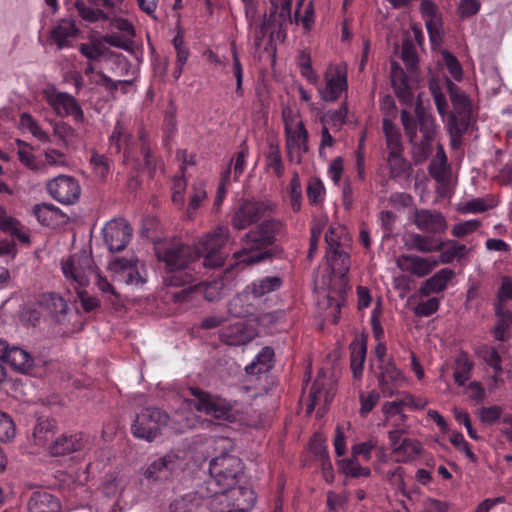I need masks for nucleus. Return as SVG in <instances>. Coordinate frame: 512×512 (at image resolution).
Listing matches in <instances>:
<instances>
[{
	"label": "nucleus",
	"instance_id": "nucleus-14",
	"mask_svg": "<svg viewBox=\"0 0 512 512\" xmlns=\"http://www.w3.org/2000/svg\"><path fill=\"white\" fill-rule=\"evenodd\" d=\"M132 227L124 219H113L102 229L103 240L110 252H120L126 248L132 237Z\"/></svg>",
	"mask_w": 512,
	"mask_h": 512
},
{
	"label": "nucleus",
	"instance_id": "nucleus-47",
	"mask_svg": "<svg viewBox=\"0 0 512 512\" xmlns=\"http://www.w3.org/2000/svg\"><path fill=\"white\" fill-rule=\"evenodd\" d=\"M448 159L442 145H438L436 154L431 160L428 171L436 181H442L447 170Z\"/></svg>",
	"mask_w": 512,
	"mask_h": 512
},
{
	"label": "nucleus",
	"instance_id": "nucleus-45",
	"mask_svg": "<svg viewBox=\"0 0 512 512\" xmlns=\"http://www.w3.org/2000/svg\"><path fill=\"white\" fill-rule=\"evenodd\" d=\"M40 305L47 310L52 317L64 315L68 309L67 302L56 293L43 294Z\"/></svg>",
	"mask_w": 512,
	"mask_h": 512
},
{
	"label": "nucleus",
	"instance_id": "nucleus-57",
	"mask_svg": "<svg viewBox=\"0 0 512 512\" xmlns=\"http://www.w3.org/2000/svg\"><path fill=\"white\" fill-rule=\"evenodd\" d=\"M441 56L442 62L452 78L460 81L463 77V69L457 57L448 50H443Z\"/></svg>",
	"mask_w": 512,
	"mask_h": 512
},
{
	"label": "nucleus",
	"instance_id": "nucleus-25",
	"mask_svg": "<svg viewBox=\"0 0 512 512\" xmlns=\"http://www.w3.org/2000/svg\"><path fill=\"white\" fill-rule=\"evenodd\" d=\"M87 439L81 433L62 435L50 447L53 456H65L85 448Z\"/></svg>",
	"mask_w": 512,
	"mask_h": 512
},
{
	"label": "nucleus",
	"instance_id": "nucleus-4",
	"mask_svg": "<svg viewBox=\"0 0 512 512\" xmlns=\"http://www.w3.org/2000/svg\"><path fill=\"white\" fill-rule=\"evenodd\" d=\"M401 122L409 142L413 146V156L416 163L426 161L432 153V141L435 136V121L430 113L416 107L415 115L403 109Z\"/></svg>",
	"mask_w": 512,
	"mask_h": 512
},
{
	"label": "nucleus",
	"instance_id": "nucleus-6",
	"mask_svg": "<svg viewBox=\"0 0 512 512\" xmlns=\"http://www.w3.org/2000/svg\"><path fill=\"white\" fill-rule=\"evenodd\" d=\"M229 237L230 232L227 226L216 227L202 238L196 249L189 246L195 255L193 261L205 268L221 267L226 258L224 248Z\"/></svg>",
	"mask_w": 512,
	"mask_h": 512
},
{
	"label": "nucleus",
	"instance_id": "nucleus-18",
	"mask_svg": "<svg viewBox=\"0 0 512 512\" xmlns=\"http://www.w3.org/2000/svg\"><path fill=\"white\" fill-rule=\"evenodd\" d=\"M269 15L266 19L278 28L277 37H285L286 31L293 23L292 0H269Z\"/></svg>",
	"mask_w": 512,
	"mask_h": 512
},
{
	"label": "nucleus",
	"instance_id": "nucleus-41",
	"mask_svg": "<svg viewBox=\"0 0 512 512\" xmlns=\"http://www.w3.org/2000/svg\"><path fill=\"white\" fill-rule=\"evenodd\" d=\"M74 7L78 15L87 22H96L101 19H107L102 9L95 5V0H76Z\"/></svg>",
	"mask_w": 512,
	"mask_h": 512
},
{
	"label": "nucleus",
	"instance_id": "nucleus-17",
	"mask_svg": "<svg viewBox=\"0 0 512 512\" xmlns=\"http://www.w3.org/2000/svg\"><path fill=\"white\" fill-rule=\"evenodd\" d=\"M450 100L453 105L448 123L470 126L472 103L470 98L456 85L449 81Z\"/></svg>",
	"mask_w": 512,
	"mask_h": 512
},
{
	"label": "nucleus",
	"instance_id": "nucleus-40",
	"mask_svg": "<svg viewBox=\"0 0 512 512\" xmlns=\"http://www.w3.org/2000/svg\"><path fill=\"white\" fill-rule=\"evenodd\" d=\"M422 451L421 443L416 439L404 438L401 443L394 448V454L399 462H409L420 455Z\"/></svg>",
	"mask_w": 512,
	"mask_h": 512
},
{
	"label": "nucleus",
	"instance_id": "nucleus-28",
	"mask_svg": "<svg viewBox=\"0 0 512 512\" xmlns=\"http://www.w3.org/2000/svg\"><path fill=\"white\" fill-rule=\"evenodd\" d=\"M455 272L450 268H443L423 282L420 291L423 295L440 293L447 288L448 283L454 278Z\"/></svg>",
	"mask_w": 512,
	"mask_h": 512
},
{
	"label": "nucleus",
	"instance_id": "nucleus-7",
	"mask_svg": "<svg viewBox=\"0 0 512 512\" xmlns=\"http://www.w3.org/2000/svg\"><path fill=\"white\" fill-rule=\"evenodd\" d=\"M242 471L241 460L227 453L213 458L209 465L210 485L215 486V494H225L237 483V476Z\"/></svg>",
	"mask_w": 512,
	"mask_h": 512
},
{
	"label": "nucleus",
	"instance_id": "nucleus-1",
	"mask_svg": "<svg viewBox=\"0 0 512 512\" xmlns=\"http://www.w3.org/2000/svg\"><path fill=\"white\" fill-rule=\"evenodd\" d=\"M159 262L165 265L164 282L168 286L183 288L173 294L177 303L205 299L215 301L221 295L224 283L220 279L211 282L199 281L200 263L194 260L195 255L188 245L180 243H163L155 247Z\"/></svg>",
	"mask_w": 512,
	"mask_h": 512
},
{
	"label": "nucleus",
	"instance_id": "nucleus-62",
	"mask_svg": "<svg viewBox=\"0 0 512 512\" xmlns=\"http://www.w3.org/2000/svg\"><path fill=\"white\" fill-rule=\"evenodd\" d=\"M503 410L498 405L489 407H482L477 411L479 420L486 425H492L497 422L502 416Z\"/></svg>",
	"mask_w": 512,
	"mask_h": 512
},
{
	"label": "nucleus",
	"instance_id": "nucleus-39",
	"mask_svg": "<svg viewBox=\"0 0 512 512\" xmlns=\"http://www.w3.org/2000/svg\"><path fill=\"white\" fill-rule=\"evenodd\" d=\"M473 367L474 363L469 359L468 354L464 351L459 352L455 358L453 373L455 383L463 386L470 379Z\"/></svg>",
	"mask_w": 512,
	"mask_h": 512
},
{
	"label": "nucleus",
	"instance_id": "nucleus-9",
	"mask_svg": "<svg viewBox=\"0 0 512 512\" xmlns=\"http://www.w3.org/2000/svg\"><path fill=\"white\" fill-rule=\"evenodd\" d=\"M274 209L275 204L270 200L242 199L234 208L231 226L236 230H244L258 223Z\"/></svg>",
	"mask_w": 512,
	"mask_h": 512
},
{
	"label": "nucleus",
	"instance_id": "nucleus-24",
	"mask_svg": "<svg viewBox=\"0 0 512 512\" xmlns=\"http://www.w3.org/2000/svg\"><path fill=\"white\" fill-rule=\"evenodd\" d=\"M397 264L403 271H407L417 277H424L438 265V261L433 257L424 258L417 255H402L399 257Z\"/></svg>",
	"mask_w": 512,
	"mask_h": 512
},
{
	"label": "nucleus",
	"instance_id": "nucleus-46",
	"mask_svg": "<svg viewBox=\"0 0 512 512\" xmlns=\"http://www.w3.org/2000/svg\"><path fill=\"white\" fill-rule=\"evenodd\" d=\"M207 199V191L205 183L203 181L194 182L191 186L189 195L187 215L192 218L198 208L201 207L202 203Z\"/></svg>",
	"mask_w": 512,
	"mask_h": 512
},
{
	"label": "nucleus",
	"instance_id": "nucleus-58",
	"mask_svg": "<svg viewBox=\"0 0 512 512\" xmlns=\"http://www.w3.org/2000/svg\"><path fill=\"white\" fill-rule=\"evenodd\" d=\"M54 134L65 147H69L73 144L76 131L69 124L60 121L54 125Z\"/></svg>",
	"mask_w": 512,
	"mask_h": 512
},
{
	"label": "nucleus",
	"instance_id": "nucleus-36",
	"mask_svg": "<svg viewBox=\"0 0 512 512\" xmlns=\"http://www.w3.org/2000/svg\"><path fill=\"white\" fill-rule=\"evenodd\" d=\"M172 45L176 52L175 68L172 75L175 80H178L181 77L184 66L188 61L190 51L181 32H177L174 36L172 39Z\"/></svg>",
	"mask_w": 512,
	"mask_h": 512
},
{
	"label": "nucleus",
	"instance_id": "nucleus-15",
	"mask_svg": "<svg viewBox=\"0 0 512 512\" xmlns=\"http://www.w3.org/2000/svg\"><path fill=\"white\" fill-rule=\"evenodd\" d=\"M325 86L319 90L325 102L337 101L342 92L347 90V70L341 65H330L324 74Z\"/></svg>",
	"mask_w": 512,
	"mask_h": 512
},
{
	"label": "nucleus",
	"instance_id": "nucleus-33",
	"mask_svg": "<svg viewBox=\"0 0 512 512\" xmlns=\"http://www.w3.org/2000/svg\"><path fill=\"white\" fill-rule=\"evenodd\" d=\"M274 350L271 347H263L253 361L245 367L247 374L260 375L268 372L273 367Z\"/></svg>",
	"mask_w": 512,
	"mask_h": 512
},
{
	"label": "nucleus",
	"instance_id": "nucleus-53",
	"mask_svg": "<svg viewBox=\"0 0 512 512\" xmlns=\"http://www.w3.org/2000/svg\"><path fill=\"white\" fill-rule=\"evenodd\" d=\"M89 82L98 86L104 87L108 92H115L119 85L125 86L131 85L130 80H118L114 81L112 78L104 74L103 72H97L95 75L90 76Z\"/></svg>",
	"mask_w": 512,
	"mask_h": 512
},
{
	"label": "nucleus",
	"instance_id": "nucleus-27",
	"mask_svg": "<svg viewBox=\"0 0 512 512\" xmlns=\"http://www.w3.org/2000/svg\"><path fill=\"white\" fill-rule=\"evenodd\" d=\"M29 512H61L60 501L51 493L36 491L28 502Z\"/></svg>",
	"mask_w": 512,
	"mask_h": 512
},
{
	"label": "nucleus",
	"instance_id": "nucleus-22",
	"mask_svg": "<svg viewBox=\"0 0 512 512\" xmlns=\"http://www.w3.org/2000/svg\"><path fill=\"white\" fill-rule=\"evenodd\" d=\"M284 133L288 156L292 158L293 153H297L298 162H300L302 155L309 151V133L304 122L299 121L295 127L287 128Z\"/></svg>",
	"mask_w": 512,
	"mask_h": 512
},
{
	"label": "nucleus",
	"instance_id": "nucleus-34",
	"mask_svg": "<svg viewBox=\"0 0 512 512\" xmlns=\"http://www.w3.org/2000/svg\"><path fill=\"white\" fill-rule=\"evenodd\" d=\"M347 114L348 105L347 102L344 101L337 109L328 110L321 116L320 122L322 127H327V129H331L334 132L340 131L342 126L346 123Z\"/></svg>",
	"mask_w": 512,
	"mask_h": 512
},
{
	"label": "nucleus",
	"instance_id": "nucleus-44",
	"mask_svg": "<svg viewBox=\"0 0 512 512\" xmlns=\"http://www.w3.org/2000/svg\"><path fill=\"white\" fill-rule=\"evenodd\" d=\"M228 312L233 318L247 319L253 315L254 306L248 303L247 295H237L229 301Z\"/></svg>",
	"mask_w": 512,
	"mask_h": 512
},
{
	"label": "nucleus",
	"instance_id": "nucleus-11",
	"mask_svg": "<svg viewBox=\"0 0 512 512\" xmlns=\"http://www.w3.org/2000/svg\"><path fill=\"white\" fill-rule=\"evenodd\" d=\"M327 244L326 258L332 272L344 278L350 269V256L346 246L341 242L338 229L330 227L325 233Z\"/></svg>",
	"mask_w": 512,
	"mask_h": 512
},
{
	"label": "nucleus",
	"instance_id": "nucleus-12",
	"mask_svg": "<svg viewBox=\"0 0 512 512\" xmlns=\"http://www.w3.org/2000/svg\"><path fill=\"white\" fill-rule=\"evenodd\" d=\"M191 394L195 397L194 407L217 419L228 420L232 416L233 405L231 402L211 395L199 388H191Z\"/></svg>",
	"mask_w": 512,
	"mask_h": 512
},
{
	"label": "nucleus",
	"instance_id": "nucleus-56",
	"mask_svg": "<svg viewBox=\"0 0 512 512\" xmlns=\"http://www.w3.org/2000/svg\"><path fill=\"white\" fill-rule=\"evenodd\" d=\"M58 208L52 204H37L33 208V214L37 220L45 226H50L57 214Z\"/></svg>",
	"mask_w": 512,
	"mask_h": 512
},
{
	"label": "nucleus",
	"instance_id": "nucleus-32",
	"mask_svg": "<svg viewBox=\"0 0 512 512\" xmlns=\"http://www.w3.org/2000/svg\"><path fill=\"white\" fill-rule=\"evenodd\" d=\"M283 283V278L280 276H265L252 281L248 289L255 298H261L271 292L278 291Z\"/></svg>",
	"mask_w": 512,
	"mask_h": 512
},
{
	"label": "nucleus",
	"instance_id": "nucleus-59",
	"mask_svg": "<svg viewBox=\"0 0 512 512\" xmlns=\"http://www.w3.org/2000/svg\"><path fill=\"white\" fill-rule=\"evenodd\" d=\"M90 165L96 175L106 178L110 172V163L104 154L93 151L90 157Z\"/></svg>",
	"mask_w": 512,
	"mask_h": 512
},
{
	"label": "nucleus",
	"instance_id": "nucleus-49",
	"mask_svg": "<svg viewBox=\"0 0 512 512\" xmlns=\"http://www.w3.org/2000/svg\"><path fill=\"white\" fill-rule=\"evenodd\" d=\"M54 429V421L48 418H39L33 430L36 445H45L50 439Z\"/></svg>",
	"mask_w": 512,
	"mask_h": 512
},
{
	"label": "nucleus",
	"instance_id": "nucleus-30",
	"mask_svg": "<svg viewBox=\"0 0 512 512\" xmlns=\"http://www.w3.org/2000/svg\"><path fill=\"white\" fill-rule=\"evenodd\" d=\"M0 230L20 243L28 244L30 242L29 235L24 231L21 223L17 219L8 216L2 206H0Z\"/></svg>",
	"mask_w": 512,
	"mask_h": 512
},
{
	"label": "nucleus",
	"instance_id": "nucleus-8",
	"mask_svg": "<svg viewBox=\"0 0 512 512\" xmlns=\"http://www.w3.org/2000/svg\"><path fill=\"white\" fill-rule=\"evenodd\" d=\"M168 422L169 415L165 411L156 407H146L136 415L131 431L134 437L152 442Z\"/></svg>",
	"mask_w": 512,
	"mask_h": 512
},
{
	"label": "nucleus",
	"instance_id": "nucleus-23",
	"mask_svg": "<svg viewBox=\"0 0 512 512\" xmlns=\"http://www.w3.org/2000/svg\"><path fill=\"white\" fill-rule=\"evenodd\" d=\"M111 268L117 273V277L128 285L142 286L146 282L138 269L137 260L116 258L111 263Z\"/></svg>",
	"mask_w": 512,
	"mask_h": 512
},
{
	"label": "nucleus",
	"instance_id": "nucleus-29",
	"mask_svg": "<svg viewBox=\"0 0 512 512\" xmlns=\"http://www.w3.org/2000/svg\"><path fill=\"white\" fill-rule=\"evenodd\" d=\"M512 300V280L504 277L498 290L497 300L494 304L498 320H512V312L507 308V301Z\"/></svg>",
	"mask_w": 512,
	"mask_h": 512
},
{
	"label": "nucleus",
	"instance_id": "nucleus-19",
	"mask_svg": "<svg viewBox=\"0 0 512 512\" xmlns=\"http://www.w3.org/2000/svg\"><path fill=\"white\" fill-rule=\"evenodd\" d=\"M257 335V330L250 322H234L223 328L220 339L229 346H241L250 342Z\"/></svg>",
	"mask_w": 512,
	"mask_h": 512
},
{
	"label": "nucleus",
	"instance_id": "nucleus-54",
	"mask_svg": "<svg viewBox=\"0 0 512 512\" xmlns=\"http://www.w3.org/2000/svg\"><path fill=\"white\" fill-rule=\"evenodd\" d=\"M20 126L28 130L34 137L41 142H47L49 135L39 126L38 122L28 113H22L20 116Z\"/></svg>",
	"mask_w": 512,
	"mask_h": 512
},
{
	"label": "nucleus",
	"instance_id": "nucleus-16",
	"mask_svg": "<svg viewBox=\"0 0 512 512\" xmlns=\"http://www.w3.org/2000/svg\"><path fill=\"white\" fill-rule=\"evenodd\" d=\"M47 190L53 199L64 205L74 204L81 193L78 181L66 175H60L49 181Z\"/></svg>",
	"mask_w": 512,
	"mask_h": 512
},
{
	"label": "nucleus",
	"instance_id": "nucleus-20",
	"mask_svg": "<svg viewBox=\"0 0 512 512\" xmlns=\"http://www.w3.org/2000/svg\"><path fill=\"white\" fill-rule=\"evenodd\" d=\"M380 370L377 380L381 394L387 398L398 394L399 388L405 383V377L401 371L392 363L381 365Z\"/></svg>",
	"mask_w": 512,
	"mask_h": 512
},
{
	"label": "nucleus",
	"instance_id": "nucleus-42",
	"mask_svg": "<svg viewBox=\"0 0 512 512\" xmlns=\"http://www.w3.org/2000/svg\"><path fill=\"white\" fill-rule=\"evenodd\" d=\"M366 358V344L363 340L355 339L350 344V362L354 377L362 375L363 366Z\"/></svg>",
	"mask_w": 512,
	"mask_h": 512
},
{
	"label": "nucleus",
	"instance_id": "nucleus-3",
	"mask_svg": "<svg viewBox=\"0 0 512 512\" xmlns=\"http://www.w3.org/2000/svg\"><path fill=\"white\" fill-rule=\"evenodd\" d=\"M108 152L111 155H123V162L131 165L137 171L147 170L152 173L157 167V158L151 151L144 135L140 136L137 144L126 125L121 121L115 122L108 139Z\"/></svg>",
	"mask_w": 512,
	"mask_h": 512
},
{
	"label": "nucleus",
	"instance_id": "nucleus-64",
	"mask_svg": "<svg viewBox=\"0 0 512 512\" xmlns=\"http://www.w3.org/2000/svg\"><path fill=\"white\" fill-rule=\"evenodd\" d=\"M325 188L319 179L311 180L307 186V198L312 205H318L323 201Z\"/></svg>",
	"mask_w": 512,
	"mask_h": 512
},
{
	"label": "nucleus",
	"instance_id": "nucleus-50",
	"mask_svg": "<svg viewBox=\"0 0 512 512\" xmlns=\"http://www.w3.org/2000/svg\"><path fill=\"white\" fill-rule=\"evenodd\" d=\"M180 169L181 174L176 175L172 181V201L174 205L182 208L185 204V190L187 182L184 176L186 170L185 166L181 165Z\"/></svg>",
	"mask_w": 512,
	"mask_h": 512
},
{
	"label": "nucleus",
	"instance_id": "nucleus-35",
	"mask_svg": "<svg viewBox=\"0 0 512 512\" xmlns=\"http://www.w3.org/2000/svg\"><path fill=\"white\" fill-rule=\"evenodd\" d=\"M445 246L439 252L438 264H451L455 260L460 262L469 252L465 244H461L455 240L444 241Z\"/></svg>",
	"mask_w": 512,
	"mask_h": 512
},
{
	"label": "nucleus",
	"instance_id": "nucleus-5",
	"mask_svg": "<svg viewBox=\"0 0 512 512\" xmlns=\"http://www.w3.org/2000/svg\"><path fill=\"white\" fill-rule=\"evenodd\" d=\"M64 277L69 281L80 295L81 304L85 311L90 312L99 306V301L90 296H84L79 288L89 284V277L94 274L93 259L86 251L70 255L61 262Z\"/></svg>",
	"mask_w": 512,
	"mask_h": 512
},
{
	"label": "nucleus",
	"instance_id": "nucleus-31",
	"mask_svg": "<svg viewBox=\"0 0 512 512\" xmlns=\"http://www.w3.org/2000/svg\"><path fill=\"white\" fill-rule=\"evenodd\" d=\"M8 363L15 371L19 373H27L34 364L32 356L19 346H12L4 360Z\"/></svg>",
	"mask_w": 512,
	"mask_h": 512
},
{
	"label": "nucleus",
	"instance_id": "nucleus-61",
	"mask_svg": "<svg viewBox=\"0 0 512 512\" xmlns=\"http://www.w3.org/2000/svg\"><path fill=\"white\" fill-rule=\"evenodd\" d=\"M248 156V147L246 145H242L241 149L235 154V156L229 163V165H233L234 181H237L239 177L243 174L246 168Z\"/></svg>",
	"mask_w": 512,
	"mask_h": 512
},
{
	"label": "nucleus",
	"instance_id": "nucleus-21",
	"mask_svg": "<svg viewBox=\"0 0 512 512\" xmlns=\"http://www.w3.org/2000/svg\"><path fill=\"white\" fill-rule=\"evenodd\" d=\"M413 222L420 231L428 234H440L447 228L444 215L436 210H415Z\"/></svg>",
	"mask_w": 512,
	"mask_h": 512
},
{
	"label": "nucleus",
	"instance_id": "nucleus-63",
	"mask_svg": "<svg viewBox=\"0 0 512 512\" xmlns=\"http://www.w3.org/2000/svg\"><path fill=\"white\" fill-rule=\"evenodd\" d=\"M481 226V221L478 219H471L455 224L452 227L451 234L454 237L462 238L477 231Z\"/></svg>",
	"mask_w": 512,
	"mask_h": 512
},
{
	"label": "nucleus",
	"instance_id": "nucleus-2",
	"mask_svg": "<svg viewBox=\"0 0 512 512\" xmlns=\"http://www.w3.org/2000/svg\"><path fill=\"white\" fill-rule=\"evenodd\" d=\"M283 228L282 221L271 218L249 230L241 240L243 247L233 254L235 263L250 266L279 256L282 250L275 243Z\"/></svg>",
	"mask_w": 512,
	"mask_h": 512
},
{
	"label": "nucleus",
	"instance_id": "nucleus-55",
	"mask_svg": "<svg viewBox=\"0 0 512 512\" xmlns=\"http://www.w3.org/2000/svg\"><path fill=\"white\" fill-rule=\"evenodd\" d=\"M288 196L292 210L294 212L300 211L302 205V190L298 173H294L290 180Z\"/></svg>",
	"mask_w": 512,
	"mask_h": 512
},
{
	"label": "nucleus",
	"instance_id": "nucleus-37",
	"mask_svg": "<svg viewBox=\"0 0 512 512\" xmlns=\"http://www.w3.org/2000/svg\"><path fill=\"white\" fill-rule=\"evenodd\" d=\"M323 385V380L320 379L319 377L316 378L308 395L309 403L307 404L306 407L307 414H311L314 411L315 407L322 401L324 402L325 406H327L331 402L333 398V393L328 390L324 391Z\"/></svg>",
	"mask_w": 512,
	"mask_h": 512
},
{
	"label": "nucleus",
	"instance_id": "nucleus-10",
	"mask_svg": "<svg viewBox=\"0 0 512 512\" xmlns=\"http://www.w3.org/2000/svg\"><path fill=\"white\" fill-rule=\"evenodd\" d=\"M42 97L58 117L71 116L76 123L84 121V112L73 95L58 91L54 86H49L43 89Z\"/></svg>",
	"mask_w": 512,
	"mask_h": 512
},
{
	"label": "nucleus",
	"instance_id": "nucleus-13",
	"mask_svg": "<svg viewBox=\"0 0 512 512\" xmlns=\"http://www.w3.org/2000/svg\"><path fill=\"white\" fill-rule=\"evenodd\" d=\"M180 459L175 453H167L153 460L144 470V478L153 484L170 481L179 469Z\"/></svg>",
	"mask_w": 512,
	"mask_h": 512
},
{
	"label": "nucleus",
	"instance_id": "nucleus-43",
	"mask_svg": "<svg viewBox=\"0 0 512 512\" xmlns=\"http://www.w3.org/2000/svg\"><path fill=\"white\" fill-rule=\"evenodd\" d=\"M411 242L413 248L422 253L438 252L445 246L443 240L422 234H413Z\"/></svg>",
	"mask_w": 512,
	"mask_h": 512
},
{
	"label": "nucleus",
	"instance_id": "nucleus-26",
	"mask_svg": "<svg viewBox=\"0 0 512 512\" xmlns=\"http://www.w3.org/2000/svg\"><path fill=\"white\" fill-rule=\"evenodd\" d=\"M79 29L72 20L63 19L51 30L50 38L58 49L69 48L77 37Z\"/></svg>",
	"mask_w": 512,
	"mask_h": 512
},
{
	"label": "nucleus",
	"instance_id": "nucleus-38",
	"mask_svg": "<svg viewBox=\"0 0 512 512\" xmlns=\"http://www.w3.org/2000/svg\"><path fill=\"white\" fill-rule=\"evenodd\" d=\"M265 167L268 171H272L277 178H281L285 173L280 147L273 141L268 143V151L265 155Z\"/></svg>",
	"mask_w": 512,
	"mask_h": 512
},
{
	"label": "nucleus",
	"instance_id": "nucleus-52",
	"mask_svg": "<svg viewBox=\"0 0 512 512\" xmlns=\"http://www.w3.org/2000/svg\"><path fill=\"white\" fill-rule=\"evenodd\" d=\"M231 55H232V74L236 80L235 93L237 96L242 97L244 94L243 89V65L240 61V57L238 55V51L235 43L231 44Z\"/></svg>",
	"mask_w": 512,
	"mask_h": 512
},
{
	"label": "nucleus",
	"instance_id": "nucleus-60",
	"mask_svg": "<svg viewBox=\"0 0 512 512\" xmlns=\"http://www.w3.org/2000/svg\"><path fill=\"white\" fill-rule=\"evenodd\" d=\"M16 435V426L12 418L0 411V441L9 442Z\"/></svg>",
	"mask_w": 512,
	"mask_h": 512
},
{
	"label": "nucleus",
	"instance_id": "nucleus-51",
	"mask_svg": "<svg viewBox=\"0 0 512 512\" xmlns=\"http://www.w3.org/2000/svg\"><path fill=\"white\" fill-rule=\"evenodd\" d=\"M387 164L392 178L402 176L409 168L408 162L403 157V151L388 152Z\"/></svg>",
	"mask_w": 512,
	"mask_h": 512
},
{
	"label": "nucleus",
	"instance_id": "nucleus-48",
	"mask_svg": "<svg viewBox=\"0 0 512 512\" xmlns=\"http://www.w3.org/2000/svg\"><path fill=\"white\" fill-rule=\"evenodd\" d=\"M303 0H299L297 9L293 16V22L297 25H301L303 29L308 32L312 29L315 22V10L313 2L310 1L304 6L303 14H300V6H302Z\"/></svg>",
	"mask_w": 512,
	"mask_h": 512
}]
</instances>
